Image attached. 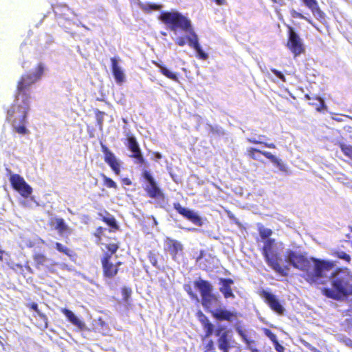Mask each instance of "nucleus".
Instances as JSON below:
<instances>
[{
	"mask_svg": "<svg viewBox=\"0 0 352 352\" xmlns=\"http://www.w3.org/2000/svg\"><path fill=\"white\" fill-rule=\"evenodd\" d=\"M44 73V66L40 63L34 73L23 74L16 84L14 103L7 111V120L15 132H27V115L32 98V87Z\"/></svg>",
	"mask_w": 352,
	"mask_h": 352,
	"instance_id": "f257e3e1",
	"label": "nucleus"
},
{
	"mask_svg": "<svg viewBox=\"0 0 352 352\" xmlns=\"http://www.w3.org/2000/svg\"><path fill=\"white\" fill-rule=\"evenodd\" d=\"M285 265L294 267L302 272V277L309 283H320L326 276V272L333 270L336 263L333 261L308 258L300 250L287 249L284 252Z\"/></svg>",
	"mask_w": 352,
	"mask_h": 352,
	"instance_id": "f03ea898",
	"label": "nucleus"
},
{
	"mask_svg": "<svg viewBox=\"0 0 352 352\" xmlns=\"http://www.w3.org/2000/svg\"><path fill=\"white\" fill-rule=\"evenodd\" d=\"M159 19L171 31L181 30L188 32L190 34L187 37L188 45L196 51L197 58L201 60H206L208 58V54L204 52L200 46L198 36L193 30L188 18L177 11L172 10L161 12Z\"/></svg>",
	"mask_w": 352,
	"mask_h": 352,
	"instance_id": "7ed1b4c3",
	"label": "nucleus"
},
{
	"mask_svg": "<svg viewBox=\"0 0 352 352\" xmlns=\"http://www.w3.org/2000/svg\"><path fill=\"white\" fill-rule=\"evenodd\" d=\"M331 270H330L331 271ZM326 272V276L322 277V283H324V278H329L331 280V287L324 288L323 294L335 300H343L344 298L352 295V275L347 269H338L332 272L329 276Z\"/></svg>",
	"mask_w": 352,
	"mask_h": 352,
	"instance_id": "20e7f679",
	"label": "nucleus"
},
{
	"mask_svg": "<svg viewBox=\"0 0 352 352\" xmlns=\"http://www.w3.org/2000/svg\"><path fill=\"white\" fill-rule=\"evenodd\" d=\"M284 249L285 246L282 242L269 239L264 241L263 255L270 267L276 272L285 276L289 272L288 266L280 264L284 259Z\"/></svg>",
	"mask_w": 352,
	"mask_h": 352,
	"instance_id": "39448f33",
	"label": "nucleus"
},
{
	"mask_svg": "<svg viewBox=\"0 0 352 352\" xmlns=\"http://www.w3.org/2000/svg\"><path fill=\"white\" fill-rule=\"evenodd\" d=\"M287 28L288 39L287 42V47L294 56H299L305 51L303 43L292 27L289 25Z\"/></svg>",
	"mask_w": 352,
	"mask_h": 352,
	"instance_id": "423d86ee",
	"label": "nucleus"
},
{
	"mask_svg": "<svg viewBox=\"0 0 352 352\" xmlns=\"http://www.w3.org/2000/svg\"><path fill=\"white\" fill-rule=\"evenodd\" d=\"M9 179L13 188L22 197H28L32 194V187L19 175L10 173Z\"/></svg>",
	"mask_w": 352,
	"mask_h": 352,
	"instance_id": "0eeeda50",
	"label": "nucleus"
},
{
	"mask_svg": "<svg viewBox=\"0 0 352 352\" xmlns=\"http://www.w3.org/2000/svg\"><path fill=\"white\" fill-rule=\"evenodd\" d=\"M104 162L117 175H120L122 162L105 145L101 144Z\"/></svg>",
	"mask_w": 352,
	"mask_h": 352,
	"instance_id": "6e6552de",
	"label": "nucleus"
},
{
	"mask_svg": "<svg viewBox=\"0 0 352 352\" xmlns=\"http://www.w3.org/2000/svg\"><path fill=\"white\" fill-rule=\"evenodd\" d=\"M217 336H219L217 342L219 349L223 352H228L233 346L232 331L230 330L219 329L217 331Z\"/></svg>",
	"mask_w": 352,
	"mask_h": 352,
	"instance_id": "1a4fd4ad",
	"label": "nucleus"
},
{
	"mask_svg": "<svg viewBox=\"0 0 352 352\" xmlns=\"http://www.w3.org/2000/svg\"><path fill=\"white\" fill-rule=\"evenodd\" d=\"M174 208L182 215L192 221L197 226L201 225V220L200 217L195 211L188 208H184L179 203L174 204Z\"/></svg>",
	"mask_w": 352,
	"mask_h": 352,
	"instance_id": "9d476101",
	"label": "nucleus"
},
{
	"mask_svg": "<svg viewBox=\"0 0 352 352\" xmlns=\"http://www.w3.org/2000/svg\"><path fill=\"white\" fill-rule=\"evenodd\" d=\"M143 177L148 182V184L146 187V190L149 196L153 198L160 196L161 191L157 186V184L151 173L147 170H144L143 173Z\"/></svg>",
	"mask_w": 352,
	"mask_h": 352,
	"instance_id": "9b49d317",
	"label": "nucleus"
},
{
	"mask_svg": "<svg viewBox=\"0 0 352 352\" xmlns=\"http://www.w3.org/2000/svg\"><path fill=\"white\" fill-rule=\"evenodd\" d=\"M213 316L221 320L232 322L237 318V313L234 311H229L226 308L219 307L211 311Z\"/></svg>",
	"mask_w": 352,
	"mask_h": 352,
	"instance_id": "f8f14e48",
	"label": "nucleus"
},
{
	"mask_svg": "<svg viewBox=\"0 0 352 352\" xmlns=\"http://www.w3.org/2000/svg\"><path fill=\"white\" fill-rule=\"evenodd\" d=\"M120 61L119 57L111 58V71L117 83L121 84L124 81V74L119 66L118 62Z\"/></svg>",
	"mask_w": 352,
	"mask_h": 352,
	"instance_id": "ddd939ff",
	"label": "nucleus"
},
{
	"mask_svg": "<svg viewBox=\"0 0 352 352\" xmlns=\"http://www.w3.org/2000/svg\"><path fill=\"white\" fill-rule=\"evenodd\" d=\"M120 264V262L113 263L111 261V256L106 257L102 261V267L105 276L109 278L114 276L118 272V265Z\"/></svg>",
	"mask_w": 352,
	"mask_h": 352,
	"instance_id": "4468645a",
	"label": "nucleus"
},
{
	"mask_svg": "<svg viewBox=\"0 0 352 352\" xmlns=\"http://www.w3.org/2000/svg\"><path fill=\"white\" fill-rule=\"evenodd\" d=\"M165 248L172 255L173 259H175L176 256L182 252L183 246L177 241L167 239L165 241Z\"/></svg>",
	"mask_w": 352,
	"mask_h": 352,
	"instance_id": "2eb2a0df",
	"label": "nucleus"
},
{
	"mask_svg": "<svg viewBox=\"0 0 352 352\" xmlns=\"http://www.w3.org/2000/svg\"><path fill=\"white\" fill-rule=\"evenodd\" d=\"M263 297L274 311L280 314H283L284 309L274 294L269 292H264Z\"/></svg>",
	"mask_w": 352,
	"mask_h": 352,
	"instance_id": "dca6fc26",
	"label": "nucleus"
},
{
	"mask_svg": "<svg viewBox=\"0 0 352 352\" xmlns=\"http://www.w3.org/2000/svg\"><path fill=\"white\" fill-rule=\"evenodd\" d=\"M304 5L309 8L312 14L318 19H324V13L319 7L317 0H301Z\"/></svg>",
	"mask_w": 352,
	"mask_h": 352,
	"instance_id": "f3484780",
	"label": "nucleus"
},
{
	"mask_svg": "<svg viewBox=\"0 0 352 352\" xmlns=\"http://www.w3.org/2000/svg\"><path fill=\"white\" fill-rule=\"evenodd\" d=\"M61 312L67 317L70 322H72L78 329H85V324L82 320H80L72 311L66 308H62Z\"/></svg>",
	"mask_w": 352,
	"mask_h": 352,
	"instance_id": "a211bd4d",
	"label": "nucleus"
},
{
	"mask_svg": "<svg viewBox=\"0 0 352 352\" xmlns=\"http://www.w3.org/2000/svg\"><path fill=\"white\" fill-rule=\"evenodd\" d=\"M129 149L133 153L132 157L136 158L139 162L143 161V157L140 152L139 146L135 139L130 136L127 138Z\"/></svg>",
	"mask_w": 352,
	"mask_h": 352,
	"instance_id": "6ab92c4d",
	"label": "nucleus"
},
{
	"mask_svg": "<svg viewBox=\"0 0 352 352\" xmlns=\"http://www.w3.org/2000/svg\"><path fill=\"white\" fill-rule=\"evenodd\" d=\"M233 281L231 279H221L220 280V291L223 294L226 298H228L230 297L234 298V296L232 293L231 285H232Z\"/></svg>",
	"mask_w": 352,
	"mask_h": 352,
	"instance_id": "aec40b11",
	"label": "nucleus"
},
{
	"mask_svg": "<svg viewBox=\"0 0 352 352\" xmlns=\"http://www.w3.org/2000/svg\"><path fill=\"white\" fill-rule=\"evenodd\" d=\"M201 298L203 306L208 309L215 307L219 304L217 297L212 293L201 296Z\"/></svg>",
	"mask_w": 352,
	"mask_h": 352,
	"instance_id": "412c9836",
	"label": "nucleus"
},
{
	"mask_svg": "<svg viewBox=\"0 0 352 352\" xmlns=\"http://www.w3.org/2000/svg\"><path fill=\"white\" fill-rule=\"evenodd\" d=\"M262 155H263L265 157L270 160V161L274 164L277 168L283 172H287V166L278 158H277L276 156L270 153V152L267 151H263Z\"/></svg>",
	"mask_w": 352,
	"mask_h": 352,
	"instance_id": "4be33fe9",
	"label": "nucleus"
},
{
	"mask_svg": "<svg viewBox=\"0 0 352 352\" xmlns=\"http://www.w3.org/2000/svg\"><path fill=\"white\" fill-rule=\"evenodd\" d=\"M52 223L55 229L58 231L61 234H67L70 232V229L65 223L64 220L60 218H56L52 220Z\"/></svg>",
	"mask_w": 352,
	"mask_h": 352,
	"instance_id": "5701e85b",
	"label": "nucleus"
},
{
	"mask_svg": "<svg viewBox=\"0 0 352 352\" xmlns=\"http://www.w3.org/2000/svg\"><path fill=\"white\" fill-rule=\"evenodd\" d=\"M195 287L199 290L201 296L212 293V287L207 281L199 280L195 283Z\"/></svg>",
	"mask_w": 352,
	"mask_h": 352,
	"instance_id": "b1692460",
	"label": "nucleus"
},
{
	"mask_svg": "<svg viewBox=\"0 0 352 352\" xmlns=\"http://www.w3.org/2000/svg\"><path fill=\"white\" fill-rule=\"evenodd\" d=\"M138 6L142 10L146 13L151 12L153 10H160L162 8L161 4H157L154 3H144L140 1L138 3Z\"/></svg>",
	"mask_w": 352,
	"mask_h": 352,
	"instance_id": "393cba45",
	"label": "nucleus"
},
{
	"mask_svg": "<svg viewBox=\"0 0 352 352\" xmlns=\"http://www.w3.org/2000/svg\"><path fill=\"white\" fill-rule=\"evenodd\" d=\"M154 64L160 68V72L164 75L165 76L166 78L173 80V81H175V82H179V78L177 76L176 74L175 73H173L172 72H170L169 69H168L165 66H164L163 65L159 63H157V62H154Z\"/></svg>",
	"mask_w": 352,
	"mask_h": 352,
	"instance_id": "a878e982",
	"label": "nucleus"
},
{
	"mask_svg": "<svg viewBox=\"0 0 352 352\" xmlns=\"http://www.w3.org/2000/svg\"><path fill=\"white\" fill-rule=\"evenodd\" d=\"M95 117H96V127L94 128L92 130L94 131H100L102 130V125H103V121H104V113L102 111H100V110H95L94 111Z\"/></svg>",
	"mask_w": 352,
	"mask_h": 352,
	"instance_id": "bb28decb",
	"label": "nucleus"
},
{
	"mask_svg": "<svg viewBox=\"0 0 352 352\" xmlns=\"http://www.w3.org/2000/svg\"><path fill=\"white\" fill-rule=\"evenodd\" d=\"M34 260L36 264V266L39 267L40 266H45L49 268L47 263L49 262V259L42 254H36L34 256Z\"/></svg>",
	"mask_w": 352,
	"mask_h": 352,
	"instance_id": "cd10ccee",
	"label": "nucleus"
},
{
	"mask_svg": "<svg viewBox=\"0 0 352 352\" xmlns=\"http://www.w3.org/2000/svg\"><path fill=\"white\" fill-rule=\"evenodd\" d=\"M235 329L241 338L248 344H250L251 341L248 336V331L241 325L236 324Z\"/></svg>",
	"mask_w": 352,
	"mask_h": 352,
	"instance_id": "c85d7f7f",
	"label": "nucleus"
},
{
	"mask_svg": "<svg viewBox=\"0 0 352 352\" xmlns=\"http://www.w3.org/2000/svg\"><path fill=\"white\" fill-rule=\"evenodd\" d=\"M262 152L263 151L257 147L250 148L248 150V155L251 158L255 160L261 161V154H262Z\"/></svg>",
	"mask_w": 352,
	"mask_h": 352,
	"instance_id": "c756f323",
	"label": "nucleus"
},
{
	"mask_svg": "<svg viewBox=\"0 0 352 352\" xmlns=\"http://www.w3.org/2000/svg\"><path fill=\"white\" fill-rule=\"evenodd\" d=\"M258 232L261 237L265 240L268 239L267 238L272 234L270 229L261 226L258 227Z\"/></svg>",
	"mask_w": 352,
	"mask_h": 352,
	"instance_id": "7c9ffc66",
	"label": "nucleus"
},
{
	"mask_svg": "<svg viewBox=\"0 0 352 352\" xmlns=\"http://www.w3.org/2000/svg\"><path fill=\"white\" fill-rule=\"evenodd\" d=\"M341 149L343 153L352 160V146L341 144Z\"/></svg>",
	"mask_w": 352,
	"mask_h": 352,
	"instance_id": "2f4dec72",
	"label": "nucleus"
},
{
	"mask_svg": "<svg viewBox=\"0 0 352 352\" xmlns=\"http://www.w3.org/2000/svg\"><path fill=\"white\" fill-rule=\"evenodd\" d=\"M265 335L268 337L273 343H277V338L275 334H274L270 330L267 329H263Z\"/></svg>",
	"mask_w": 352,
	"mask_h": 352,
	"instance_id": "473e14b6",
	"label": "nucleus"
},
{
	"mask_svg": "<svg viewBox=\"0 0 352 352\" xmlns=\"http://www.w3.org/2000/svg\"><path fill=\"white\" fill-rule=\"evenodd\" d=\"M104 184L109 188H116L117 185L110 178L107 177L106 175H102Z\"/></svg>",
	"mask_w": 352,
	"mask_h": 352,
	"instance_id": "72a5a7b5",
	"label": "nucleus"
},
{
	"mask_svg": "<svg viewBox=\"0 0 352 352\" xmlns=\"http://www.w3.org/2000/svg\"><path fill=\"white\" fill-rule=\"evenodd\" d=\"M290 15L292 18H294V19H306L307 21L309 22V20H308L307 19H306L304 15L298 12H297L296 10H295L294 9H292L290 11Z\"/></svg>",
	"mask_w": 352,
	"mask_h": 352,
	"instance_id": "f704fd0d",
	"label": "nucleus"
},
{
	"mask_svg": "<svg viewBox=\"0 0 352 352\" xmlns=\"http://www.w3.org/2000/svg\"><path fill=\"white\" fill-rule=\"evenodd\" d=\"M336 256L340 258V259H342L344 261H346L347 262H350L351 261V257L350 256L346 254V252H342V251H340V252H338L336 253Z\"/></svg>",
	"mask_w": 352,
	"mask_h": 352,
	"instance_id": "c9c22d12",
	"label": "nucleus"
},
{
	"mask_svg": "<svg viewBox=\"0 0 352 352\" xmlns=\"http://www.w3.org/2000/svg\"><path fill=\"white\" fill-rule=\"evenodd\" d=\"M204 328L206 332V336L208 337L210 336L213 331V325L208 320H207L204 324Z\"/></svg>",
	"mask_w": 352,
	"mask_h": 352,
	"instance_id": "e433bc0d",
	"label": "nucleus"
},
{
	"mask_svg": "<svg viewBox=\"0 0 352 352\" xmlns=\"http://www.w3.org/2000/svg\"><path fill=\"white\" fill-rule=\"evenodd\" d=\"M188 36H179V37L176 38L175 43L180 47L184 46L186 44V41H188V38H187Z\"/></svg>",
	"mask_w": 352,
	"mask_h": 352,
	"instance_id": "4c0bfd02",
	"label": "nucleus"
},
{
	"mask_svg": "<svg viewBox=\"0 0 352 352\" xmlns=\"http://www.w3.org/2000/svg\"><path fill=\"white\" fill-rule=\"evenodd\" d=\"M271 72L275 74L278 78H280L283 82L286 81V78L285 76L278 70L276 69H271Z\"/></svg>",
	"mask_w": 352,
	"mask_h": 352,
	"instance_id": "58836bf2",
	"label": "nucleus"
},
{
	"mask_svg": "<svg viewBox=\"0 0 352 352\" xmlns=\"http://www.w3.org/2000/svg\"><path fill=\"white\" fill-rule=\"evenodd\" d=\"M56 248L59 252L69 254V250L60 243H56Z\"/></svg>",
	"mask_w": 352,
	"mask_h": 352,
	"instance_id": "ea45409f",
	"label": "nucleus"
},
{
	"mask_svg": "<svg viewBox=\"0 0 352 352\" xmlns=\"http://www.w3.org/2000/svg\"><path fill=\"white\" fill-rule=\"evenodd\" d=\"M316 99L319 101V102H320V104H319L318 107H316V109H317L318 111H320V110H322V109H324V108L326 107V106H325V104H324V100H323L321 98H320V97H316Z\"/></svg>",
	"mask_w": 352,
	"mask_h": 352,
	"instance_id": "a19ab883",
	"label": "nucleus"
},
{
	"mask_svg": "<svg viewBox=\"0 0 352 352\" xmlns=\"http://www.w3.org/2000/svg\"><path fill=\"white\" fill-rule=\"evenodd\" d=\"M250 142H253L255 144H264L263 142V139L261 136H258V138H250L248 139Z\"/></svg>",
	"mask_w": 352,
	"mask_h": 352,
	"instance_id": "79ce46f5",
	"label": "nucleus"
},
{
	"mask_svg": "<svg viewBox=\"0 0 352 352\" xmlns=\"http://www.w3.org/2000/svg\"><path fill=\"white\" fill-rule=\"evenodd\" d=\"M30 307L34 310L39 316H41L43 318H45V316L41 314L40 311L38 309V305L36 303H32L30 305Z\"/></svg>",
	"mask_w": 352,
	"mask_h": 352,
	"instance_id": "37998d69",
	"label": "nucleus"
},
{
	"mask_svg": "<svg viewBox=\"0 0 352 352\" xmlns=\"http://www.w3.org/2000/svg\"><path fill=\"white\" fill-rule=\"evenodd\" d=\"M107 248L111 252V254H113L117 251L118 246L116 244H109L107 246Z\"/></svg>",
	"mask_w": 352,
	"mask_h": 352,
	"instance_id": "c03bdc74",
	"label": "nucleus"
},
{
	"mask_svg": "<svg viewBox=\"0 0 352 352\" xmlns=\"http://www.w3.org/2000/svg\"><path fill=\"white\" fill-rule=\"evenodd\" d=\"M105 221L111 227L116 226V221L113 218H106Z\"/></svg>",
	"mask_w": 352,
	"mask_h": 352,
	"instance_id": "a18cd8bd",
	"label": "nucleus"
},
{
	"mask_svg": "<svg viewBox=\"0 0 352 352\" xmlns=\"http://www.w3.org/2000/svg\"><path fill=\"white\" fill-rule=\"evenodd\" d=\"M131 291L127 288L122 289V293H123V295L124 296L125 300H126V298L131 294Z\"/></svg>",
	"mask_w": 352,
	"mask_h": 352,
	"instance_id": "49530a36",
	"label": "nucleus"
},
{
	"mask_svg": "<svg viewBox=\"0 0 352 352\" xmlns=\"http://www.w3.org/2000/svg\"><path fill=\"white\" fill-rule=\"evenodd\" d=\"M275 348L278 352H283L284 348L280 344H279L278 342L277 343H274Z\"/></svg>",
	"mask_w": 352,
	"mask_h": 352,
	"instance_id": "de8ad7c7",
	"label": "nucleus"
},
{
	"mask_svg": "<svg viewBox=\"0 0 352 352\" xmlns=\"http://www.w3.org/2000/svg\"><path fill=\"white\" fill-rule=\"evenodd\" d=\"M213 2H214L218 6H223L226 4V0H212Z\"/></svg>",
	"mask_w": 352,
	"mask_h": 352,
	"instance_id": "09e8293b",
	"label": "nucleus"
},
{
	"mask_svg": "<svg viewBox=\"0 0 352 352\" xmlns=\"http://www.w3.org/2000/svg\"><path fill=\"white\" fill-rule=\"evenodd\" d=\"M302 342L305 347H307V349L312 351V349H314V346H313L311 344H310L309 342L306 341H302Z\"/></svg>",
	"mask_w": 352,
	"mask_h": 352,
	"instance_id": "8fccbe9b",
	"label": "nucleus"
},
{
	"mask_svg": "<svg viewBox=\"0 0 352 352\" xmlns=\"http://www.w3.org/2000/svg\"><path fill=\"white\" fill-rule=\"evenodd\" d=\"M155 158H156V160L161 159V158H162V155H161V154H160V153H155Z\"/></svg>",
	"mask_w": 352,
	"mask_h": 352,
	"instance_id": "3c124183",
	"label": "nucleus"
},
{
	"mask_svg": "<svg viewBox=\"0 0 352 352\" xmlns=\"http://www.w3.org/2000/svg\"><path fill=\"white\" fill-rule=\"evenodd\" d=\"M265 144L266 145V146L270 147V148H274L275 147L274 144Z\"/></svg>",
	"mask_w": 352,
	"mask_h": 352,
	"instance_id": "603ef678",
	"label": "nucleus"
},
{
	"mask_svg": "<svg viewBox=\"0 0 352 352\" xmlns=\"http://www.w3.org/2000/svg\"><path fill=\"white\" fill-rule=\"evenodd\" d=\"M305 98H306L307 99H310V97H309V96L308 94H306V95H305Z\"/></svg>",
	"mask_w": 352,
	"mask_h": 352,
	"instance_id": "864d4df0",
	"label": "nucleus"
},
{
	"mask_svg": "<svg viewBox=\"0 0 352 352\" xmlns=\"http://www.w3.org/2000/svg\"><path fill=\"white\" fill-rule=\"evenodd\" d=\"M99 321H100V323L101 324V325H103L104 324V322L103 321H102L101 320H100Z\"/></svg>",
	"mask_w": 352,
	"mask_h": 352,
	"instance_id": "5fc2aeb1",
	"label": "nucleus"
},
{
	"mask_svg": "<svg viewBox=\"0 0 352 352\" xmlns=\"http://www.w3.org/2000/svg\"><path fill=\"white\" fill-rule=\"evenodd\" d=\"M212 342H210V343L208 344V346L211 347L212 346Z\"/></svg>",
	"mask_w": 352,
	"mask_h": 352,
	"instance_id": "6e6d98bb",
	"label": "nucleus"
},
{
	"mask_svg": "<svg viewBox=\"0 0 352 352\" xmlns=\"http://www.w3.org/2000/svg\"><path fill=\"white\" fill-rule=\"evenodd\" d=\"M187 230L190 231V230H195V228H188Z\"/></svg>",
	"mask_w": 352,
	"mask_h": 352,
	"instance_id": "4d7b16f0",
	"label": "nucleus"
},
{
	"mask_svg": "<svg viewBox=\"0 0 352 352\" xmlns=\"http://www.w3.org/2000/svg\"><path fill=\"white\" fill-rule=\"evenodd\" d=\"M189 294L191 295V296H192V297L194 296V295L192 294H191V293H189Z\"/></svg>",
	"mask_w": 352,
	"mask_h": 352,
	"instance_id": "13d9d810",
	"label": "nucleus"
}]
</instances>
